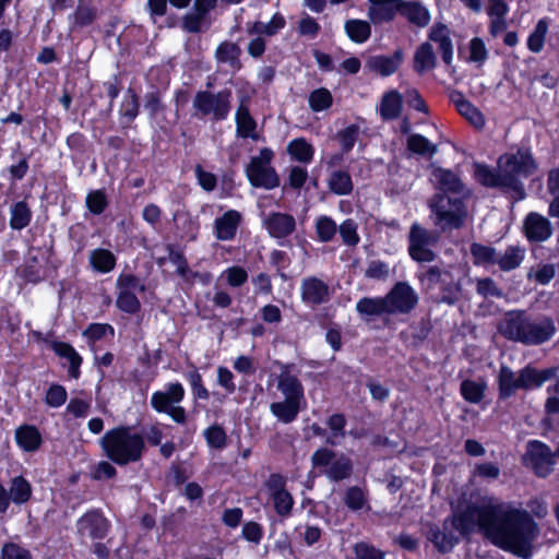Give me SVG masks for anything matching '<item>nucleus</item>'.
Listing matches in <instances>:
<instances>
[{
  "mask_svg": "<svg viewBox=\"0 0 559 559\" xmlns=\"http://www.w3.org/2000/svg\"><path fill=\"white\" fill-rule=\"evenodd\" d=\"M451 519L462 535L478 527L498 547L519 554L535 537L536 524L525 510L504 503H472Z\"/></svg>",
  "mask_w": 559,
  "mask_h": 559,
  "instance_id": "1",
  "label": "nucleus"
},
{
  "mask_svg": "<svg viewBox=\"0 0 559 559\" xmlns=\"http://www.w3.org/2000/svg\"><path fill=\"white\" fill-rule=\"evenodd\" d=\"M537 169L528 150H519L516 153L501 155L497 162V169L486 165L475 164V178L483 186L500 188L512 193L514 200L524 199L525 190L518 176H530Z\"/></svg>",
  "mask_w": 559,
  "mask_h": 559,
  "instance_id": "2",
  "label": "nucleus"
},
{
  "mask_svg": "<svg viewBox=\"0 0 559 559\" xmlns=\"http://www.w3.org/2000/svg\"><path fill=\"white\" fill-rule=\"evenodd\" d=\"M497 329L508 340L528 346L550 341L557 331L555 321L550 317H533L523 310L507 312L499 321Z\"/></svg>",
  "mask_w": 559,
  "mask_h": 559,
  "instance_id": "3",
  "label": "nucleus"
},
{
  "mask_svg": "<svg viewBox=\"0 0 559 559\" xmlns=\"http://www.w3.org/2000/svg\"><path fill=\"white\" fill-rule=\"evenodd\" d=\"M106 456L118 465H127L141 460L145 450L143 436L120 426L108 430L100 439Z\"/></svg>",
  "mask_w": 559,
  "mask_h": 559,
  "instance_id": "4",
  "label": "nucleus"
},
{
  "mask_svg": "<svg viewBox=\"0 0 559 559\" xmlns=\"http://www.w3.org/2000/svg\"><path fill=\"white\" fill-rule=\"evenodd\" d=\"M465 197L436 193L429 200L428 205L432 214L433 224L440 231H451L464 226L467 217V209L464 203Z\"/></svg>",
  "mask_w": 559,
  "mask_h": 559,
  "instance_id": "5",
  "label": "nucleus"
},
{
  "mask_svg": "<svg viewBox=\"0 0 559 559\" xmlns=\"http://www.w3.org/2000/svg\"><path fill=\"white\" fill-rule=\"evenodd\" d=\"M233 92L225 87L218 92L198 91L192 100L193 116L212 122L226 120L231 112Z\"/></svg>",
  "mask_w": 559,
  "mask_h": 559,
  "instance_id": "6",
  "label": "nucleus"
},
{
  "mask_svg": "<svg viewBox=\"0 0 559 559\" xmlns=\"http://www.w3.org/2000/svg\"><path fill=\"white\" fill-rule=\"evenodd\" d=\"M312 465L333 481L348 478L353 473V462L344 454H336L326 448L318 449L311 457Z\"/></svg>",
  "mask_w": 559,
  "mask_h": 559,
  "instance_id": "7",
  "label": "nucleus"
},
{
  "mask_svg": "<svg viewBox=\"0 0 559 559\" xmlns=\"http://www.w3.org/2000/svg\"><path fill=\"white\" fill-rule=\"evenodd\" d=\"M185 389L176 382L169 383L166 391H157L151 397L152 407L158 413H166L177 424L186 423V411L178 404L183 400Z\"/></svg>",
  "mask_w": 559,
  "mask_h": 559,
  "instance_id": "8",
  "label": "nucleus"
},
{
  "mask_svg": "<svg viewBox=\"0 0 559 559\" xmlns=\"http://www.w3.org/2000/svg\"><path fill=\"white\" fill-rule=\"evenodd\" d=\"M272 158L273 152L266 147L262 148L258 156L251 158L247 166V176L252 186L267 190L280 186V177L270 165Z\"/></svg>",
  "mask_w": 559,
  "mask_h": 559,
  "instance_id": "9",
  "label": "nucleus"
},
{
  "mask_svg": "<svg viewBox=\"0 0 559 559\" xmlns=\"http://www.w3.org/2000/svg\"><path fill=\"white\" fill-rule=\"evenodd\" d=\"M439 241V231L429 230L418 223L411 226L408 234V253L418 262H431L436 259L432 250Z\"/></svg>",
  "mask_w": 559,
  "mask_h": 559,
  "instance_id": "10",
  "label": "nucleus"
},
{
  "mask_svg": "<svg viewBox=\"0 0 559 559\" xmlns=\"http://www.w3.org/2000/svg\"><path fill=\"white\" fill-rule=\"evenodd\" d=\"M388 316L407 314L418 304V295L406 282L396 283L384 296Z\"/></svg>",
  "mask_w": 559,
  "mask_h": 559,
  "instance_id": "11",
  "label": "nucleus"
},
{
  "mask_svg": "<svg viewBox=\"0 0 559 559\" xmlns=\"http://www.w3.org/2000/svg\"><path fill=\"white\" fill-rule=\"evenodd\" d=\"M121 92V82L117 75L111 81L93 85L91 88V105L99 107V114L108 117L114 111L115 100Z\"/></svg>",
  "mask_w": 559,
  "mask_h": 559,
  "instance_id": "12",
  "label": "nucleus"
},
{
  "mask_svg": "<svg viewBox=\"0 0 559 559\" xmlns=\"http://www.w3.org/2000/svg\"><path fill=\"white\" fill-rule=\"evenodd\" d=\"M555 457L556 453H552L549 447L539 441H531L523 460L536 475L545 477L552 471Z\"/></svg>",
  "mask_w": 559,
  "mask_h": 559,
  "instance_id": "13",
  "label": "nucleus"
},
{
  "mask_svg": "<svg viewBox=\"0 0 559 559\" xmlns=\"http://www.w3.org/2000/svg\"><path fill=\"white\" fill-rule=\"evenodd\" d=\"M217 5V0H194L192 11L181 17L182 31L190 34H199L205 31L211 22L210 12Z\"/></svg>",
  "mask_w": 559,
  "mask_h": 559,
  "instance_id": "14",
  "label": "nucleus"
},
{
  "mask_svg": "<svg viewBox=\"0 0 559 559\" xmlns=\"http://www.w3.org/2000/svg\"><path fill=\"white\" fill-rule=\"evenodd\" d=\"M285 486L286 479L280 474L270 475L265 483L275 512L283 518L290 515L294 506V499Z\"/></svg>",
  "mask_w": 559,
  "mask_h": 559,
  "instance_id": "15",
  "label": "nucleus"
},
{
  "mask_svg": "<svg viewBox=\"0 0 559 559\" xmlns=\"http://www.w3.org/2000/svg\"><path fill=\"white\" fill-rule=\"evenodd\" d=\"M523 233L531 242H544L551 237L552 225L546 216L531 212L523 221Z\"/></svg>",
  "mask_w": 559,
  "mask_h": 559,
  "instance_id": "16",
  "label": "nucleus"
},
{
  "mask_svg": "<svg viewBox=\"0 0 559 559\" xmlns=\"http://www.w3.org/2000/svg\"><path fill=\"white\" fill-rule=\"evenodd\" d=\"M251 102V95L248 93H241L239 95V105L236 110V132L237 135L242 139L251 138L252 140H259V135L254 133L257 122L250 114L249 104Z\"/></svg>",
  "mask_w": 559,
  "mask_h": 559,
  "instance_id": "17",
  "label": "nucleus"
},
{
  "mask_svg": "<svg viewBox=\"0 0 559 559\" xmlns=\"http://www.w3.org/2000/svg\"><path fill=\"white\" fill-rule=\"evenodd\" d=\"M300 290L302 301L311 306L325 304L331 297L329 285L316 276L304 278Z\"/></svg>",
  "mask_w": 559,
  "mask_h": 559,
  "instance_id": "18",
  "label": "nucleus"
},
{
  "mask_svg": "<svg viewBox=\"0 0 559 559\" xmlns=\"http://www.w3.org/2000/svg\"><path fill=\"white\" fill-rule=\"evenodd\" d=\"M50 249L31 248L22 269L23 276L33 283H37L45 278V262L48 261Z\"/></svg>",
  "mask_w": 559,
  "mask_h": 559,
  "instance_id": "19",
  "label": "nucleus"
},
{
  "mask_svg": "<svg viewBox=\"0 0 559 559\" xmlns=\"http://www.w3.org/2000/svg\"><path fill=\"white\" fill-rule=\"evenodd\" d=\"M450 35V28L441 22H436L428 33V39L438 44L441 59L447 66H450L453 61V43Z\"/></svg>",
  "mask_w": 559,
  "mask_h": 559,
  "instance_id": "20",
  "label": "nucleus"
},
{
  "mask_svg": "<svg viewBox=\"0 0 559 559\" xmlns=\"http://www.w3.org/2000/svg\"><path fill=\"white\" fill-rule=\"evenodd\" d=\"M449 99L455 106L457 112L473 127L480 129L485 126V117L481 111L467 100L461 91L452 90Z\"/></svg>",
  "mask_w": 559,
  "mask_h": 559,
  "instance_id": "21",
  "label": "nucleus"
},
{
  "mask_svg": "<svg viewBox=\"0 0 559 559\" xmlns=\"http://www.w3.org/2000/svg\"><path fill=\"white\" fill-rule=\"evenodd\" d=\"M78 532L84 536L87 535L93 539H100L107 535L109 524L108 521L97 511H92L83 515L78 521Z\"/></svg>",
  "mask_w": 559,
  "mask_h": 559,
  "instance_id": "22",
  "label": "nucleus"
},
{
  "mask_svg": "<svg viewBox=\"0 0 559 559\" xmlns=\"http://www.w3.org/2000/svg\"><path fill=\"white\" fill-rule=\"evenodd\" d=\"M403 51L402 49H396L393 55H376L369 57L366 66L373 72L380 74L381 76H390L394 74L401 63L403 62Z\"/></svg>",
  "mask_w": 559,
  "mask_h": 559,
  "instance_id": "23",
  "label": "nucleus"
},
{
  "mask_svg": "<svg viewBox=\"0 0 559 559\" xmlns=\"http://www.w3.org/2000/svg\"><path fill=\"white\" fill-rule=\"evenodd\" d=\"M264 226L274 238H284L293 234L296 221L293 215L286 213H271L264 219Z\"/></svg>",
  "mask_w": 559,
  "mask_h": 559,
  "instance_id": "24",
  "label": "nucleus"
},
{
  "mask_svg": "<svg viewBox=\"0 0 559 559\" xmlns=\"http://www.w3.org/2000/svg\"><path fill=\"white\" fill-rule=\"evenodd\" d=\"M432 180L440 190L439 193L451 195H464L465 188L461 179L451 170L443 168H435L432 171Z\"/></svg>",
  "mask_w": 559,
  "mask_h": 559,
  "instance_id": "25",
  "label": "nucleus"
},
{
  "mask_svg": "<svg viewBox=\"0 0 559 559\" xmlns=\"http://www.w3.org/2000/svg\"><path fill=\"white\" fill-rule=\"evenodd\" d=\"M241 222V214L236 210H229L214 222V231L218 240H231Z\"/></svg>",
  "mask_w": 559,
  "mask_h": 559,
  "instance_id": "26",
  "label": "nucleus"
},
{
  "mask_svg": "<svg viewBox=\"0 0 559 559\" xmlns=\"http://www.w3.org/2000/svg\"><path fill=\"white\" fill-rule=\"evenodd\" d=\"M454 527L451 526V519L443 522L442 528L431 526L428 533V539L441 552L450 551L457 543V538L453 534Z\"/></svg>",
  "mask_w": 559,
  "mask_h": 559,
  "instance_id": "27",
  "label": "nucleus"
},
{
  "mask_svg": "<svg viewBox=\"0 0 559 559\" xmlns=\"http://www.w3.org/2000/svg\"><path fill=\"white\" fill-rule=\"evenodd\" d=\"M98 17V10L92 0H78V5L69 16L71 28H84L91 26Z\"/></svg>",
  "mask_w": 559,
  "mask_h": 559,
  "instance_id": "28",
  "label": "nucleus"
},
{
  "mask_svg": "<svg viewBox=\"0 0 559 559\" xmlns=\"http://www.w3.org/2000/svg\"><path fill=\"white\" fill-rule=\"evenodd\" d=\"M403 110V96L396 90L388 91L383 94L379 114L384 121L397 119Z\"/></svg>",
  "mask_w": 559,
  "mask_h": 559,
  "instance_id": "29",
  "label": "nucleus"
},
{
  "mask_svg": "<svg viewBox=\"0 0 559 559\" xmlns=\"http://www.w3.org/2000/svg\"><path fill=\"white\" fill-rule=\"evenodd\" d=\"M418 278L426 289H432L438 285L449 289L455 287L451 273L439 266L427 269L425 272L420 273Z\"/></svg>",
  "mask_w": 559,
  "mask_h": 559,
  "instance_id": "30",
  "label": "nucleus"
},
{
  "mask_svg": "<svg viewBox=\"0 0 559 559\" xmlns=\"http://www.w3.org/2000/svg\"><path fill=\"white\" fill-rule=\"evenodd\" d=\"M241 48L237 43L224 40L215 50V59L218 63H227L234 71H239L242 68Z\"/></svg>",
  "mask_w": 559,
  "mask_h": 559,
  "instance_id": "31",
  "label": "nucleus"
},
{
  "mask_svg": "<svg viewBox=\"0 0 559 559\" xmlns=\"http://www.w3.org/2000/svg\"><path fill=\"white\" fill-rule=\"evenodd\" d=\"M437 66V57L433 47L429 41L420 44L414 53V70L418 74L435 69Z\"/></svg>",
  "mask_w": 559,
  "mask_h": 559,
  "instance_id": "32",
  "label": "nucleus"
},
{
  "mask_svg": "<svg viewBox=\"0 0 559 559\" xmlns=\"http://www.w3.org/2000/svg\"><path fill=\"white\" fill-rule=\"evenodd\" d=\"M400 14L409 23L418 27H425L430 22V13L428 9L416 1H406L405 3H401Z\"/></svg>",
  "mask_w": 559,
  "mask_h": 559,
  "instance_id": "33",
  "label": "nucleus"
},
{
  "mask_svg": "<svg viewBox=\"0 0 559 559\" xmlns=\"http://www.w3.org/2000/svg\"><path fill=\"white\" fill-rule=\"evenodd\" d=\"M356 311L365 319L388 316L384 297H364L356 304Z\"/></svg>",
  "mask_w": 559,
  "mask_h": 559,
  "instance_id": "34",
  "label": "nucleus"
},
{
  "mask_svg": "<svg viewBox=\"0 0 559 559\" xmlns=\"http://www.w3.org/2000/svg\"><path fill=\"white\" fill-rule=\"evenodd\" d=\"M139 96L132 87H129L123 96L119 109L120 123L123 128L129 127L130 123L135 119V117L139 115Z\"/></svg>",
  "mask_w": 559,
  "mask_h": 559,
  "instance_id": "35",
  "label": "nucleus"
},
{
  "mask_svg": "<svg viewBox=\"0 0 559 559\" xmlns=\"http://www.w3.org/2000/svg\"><path fill=\"white\" fill-rule=\"evenodd\" d=\"M277 389L284 394L285 400L301 402L304 399V388L300 381L288 371H283L278 376Z\"/></svg>",
  "mask_w": 559,
  "mask_h": 559,
  "instance_id": "36",
  "label": "nucleus"
},
{
  "mask_svg": "<svg viewBox=\"0 0 559 559\" xmlns=\"http://www.w3.org/2000/svg\"><path fill=\"white\" fill-rule=\"evenodd\" d=\"M499 397L508 399L520 389L519 373L512 371L508 366L502 365L498 373Z\"/></svg>",
  "mask_w": 559,
  "mask_h": 559,
  "instance_id": "37",
  "label": "nucleus"
},
{
  "mask_svg": "<svg viewBox=\"0 0 559 559\" xmlns=\"http://www.w3.org/2000/svg\"><path fill=\"white\" fill-rule=\"evenodd\" d=\"M17 444L27 452L36 451L41 444V436L34 426H22L15 431Z\"/></svg>",
  "mask_w": 559,
  "mask_h": 559,
  "instance_id": "38",
  "label": "nucleus"
},
{
  "mask_svg": "<svg viewBox=\"0 0 559 559\" xmlns=\"http://www.w3.org/2000/svg\"><path fill=\"white\" fill-rule=\"evenodd\" d=\"M525 257V249L520 246H510L503 253H497L498 266L501 271L509 272L520 266Z\"/></svg>",
  "mask_w": 559,
  "mask_h": 559,
  "instance_id": "39",
  "label": "nucleus"
},
{
  "mask_svg": "<svg viewBox=\"0 0 559 559\" xmlns=\"http://www.w3.org/2000/svg\"><path fill=\"white\" fill-rule=\"evenodd\" d=\"M32 485L23 476H15L10 481V489L8 491L10 502L15 504H24L29 501L32 497Z\"/></svg>",
  "mask_w": 559,
  "mask_h": 559,
  "instance_id": "40",
  "label": "nucleus"
},
{
  "mask_svg": "<svg viewBox=\"0 0 559 559\" xmlns=\"http://www.w3.org/2000/svg\"><path fill=\"white\" fill-rule=\"evenodd\" d=\"M270 411L280 421L289 424L297 418L300 411V402L292 400L275 402L271 404Z\"/></svg>",
  "mask_w": 559,
  "mask_h": 559,
  "instance_id": "41",
  "label": "nucleus"
},
{
  "mask_svg": "<svg viewBox=\"0 0 559 559\" xmlns=\"http://www.w3.org/2000/svg\"><path fill=\"white\" fill-rule=\"evenodd\" d=\"M344 28L349 39L356 44H364L371 36V25L364 20H348Z\"/></svg>",
  "mask_w": 559,
  "mask_h": 559,
  "instance_id": "42",
  "label": "nucleus"
},
{
  "mask_svg": "<svg viewBox=\"0 0 559 559\" xmlns=\"http://www.w3.org/2000/svg\"><path fill=\"white\" fill-rule=\"evenodd\" d=\"M373 5L372 19L381 22H391L401 12V3L392 0H369Z\"/></svg>",
  "mask_w": 559,
  "mask_h": 559,
  "instance_id": "43",
  "label": "nucleus"
},
{
  "mask_svg": "<svg viewBox=\"0 0 559 559\" xmlns=\"http://www.w3.org/2000/svg\"><path fill=\"white\" fill-rule=\"evenodd\" d=\"M90 263L95 271L108 273L114 270L116 258L109 250L99 248L91 251Z\"/></svg>",
  "mask_w": 559,
  "mask_h": 559,
  "instance_id": "44",
  "label": "nucleus"
},
{
  "mask_svg": "<svg viewBox=\"0 0 559 559\" xmlns=\"http://www.w3.org/2000/svg\"><path fill=\"white\" fill-rule=\"evenodd\" d=\"M548 27L549 23L547 17H543L536 23L533 32L528 35L526 41L530 51L538 53L543 50L545 46L546 36L548 33Z\"/></svg>",
  "mask_w": 559,
  "mask_h": 559,
  "instance_id": "45",
  "label": "nucleus"
},
{
  "mask_svg": "<svg viewBox=\"0 0 559 559\" xmlns=\"http://www.w3.org/2000/svg\"><path fill=\"white\" fill-rule=\"evenodd\" d=\"M52 348L57 355L69 360V362H70L69 372H70L71 377L78 378L79 373H80L79 368L82 362V358L75 352V349L70 344L62 343V342L53 343Z\"/></svg>",
  "mask_w": 559,
  "mask_h": 559,
  "instance_id": "46",
  "label": "nucleus"
},
{
  "mask_svg": "<svg viewBox=\"0 0 559 559\" xmlns=\"http://www.w3.org/2000/svg\"><path fill=\"white\" fill-rule=\"evenodd\" d=\"M486 386L484 381L464 380L460 392L465 401L477 404L484 399Z\"/></svg>",
  "mask_w": 559,
  "mask_h": 559,
  "instance_id": "47",
  "label": "nucleus"
},
{
  "mask_svg": "<svg viewBox=\"0 0 559 559\" xmlns=\"http://www.w3.org/2000/svg\"><path fill=\"white\" fill-rule=\"evenodd\" d=\"M32 218V212L24 201L16 202L11 206L10 226L20 230L26 227Z\"/></svg>",
  "mask_w": 559,
  "mask_h": 559,
  "instance_id": "48",
  "label": "nucleus"
},
{
  "mask_svg": "<svg viewBox=\"0 0 559 559\" xmlns=\"http://www.w3.org/2000/svg\"><path fill=\"white\" fill-rule=\"evenodd\" d=\"M309 107L314 112L329 109L333 104V96L325 87L313 90L308 97Z\"/></svg>",
  "mask_w": 559,
  "mask_h": 559,
  "instance_id": "49",
  "label": "nucleus"
},
{
  "mask_svg": "<svg viewBox=\"0 0 559 559\" xmlns=\"http://www.w3.org/2000/svg\"><path fill=\"white\" fill-rule=\"evenodd\" d=\"M346 419L342 414H334L328 419V426L331 430L326 438V443L337 445L345 438Z\"/></svg>",
  "mask_w": 559,
  "mask_h": 559,
  "instance_id": "50",
  "label": "nucleus"
},
{
  "mask_svg": "<svg viewBox=\"0 0 559 559\" xmlns=\"http://www.w3.org/2000/svg\"><path fill=\"white\" fill-rule=\"evenodd\" d=\"M168 250V260L176 265L177 273L187 282H193L197 276V273L192 272L185 259L183 254L180 251L174 249L173 246H167Z\"/></svg>",
  "mask_w": 559,
  "mask_h": 559,
  "instance_id": "51",
  "label": "nucleus"
},
{
  "mask_svg": "<svg viewBox=\"0 0 559 559\" xmlns=\"http://www.w3.org/2000/svg\"><path fill=\"white\" fill-rule=\"evenodd\" d=\"M329 187L336 194H348L353 190L352 178L346 171H334L329 179Z\"/></svg>",
  "mask_w": 559,
  "mask_h": 559,
  "instance_id": "52",
  "label": "nucleus"
},
{
  "mask_svg": "<svg viewBox=\"0 0 559 559\" xmlns=\"http://www.w3.org/2000/svg\"><path fill=\"white\" fill-rule=\"evenodd\" d=\"M471 253L476 264H496L497 262L498 252L492 247L473 243L471 246Z\"/></svg>",
  "mask_w": 559,
  "mask_h": 559,
  "instance_id": "53",
  "label": "nucleus"
},
{
  "mask_svg": "<svg viewBox=\"0 0 559 559\" xmlns=\"http://www.w3.org/2000/svg\"><path fill=\"white\" fill-rule=\"evenodd\" d=\"M367 493L357 486L349 487L344 497V503L353 511L361 510L367 506Z\"/></svg>",
  "mask_w": 559,
  "mask_h": 559,
  "instance_id": "54",
  "label": "nucleus"
},
{
  "mask_svg": "<svg viewBox=\"0 0 559 559\" xmlns=\"http://www.w3.org/2000/svg\"><path fill=\"white\" fill-rule=\"evenodd\" d=\"M287 153L300 163H309L313 157V147L309 142H289Z\"/></svg>",
  "mask_w": 559,
  "mask_h": 559,
  "instance_id": "55",
  "label": "nucleus"
},
{
  "mask_svg": "<svg viewBox=\"0 0 559 559\" xmlns=\"http://www.w3.org/2000/svg\"><path fill=\"white\" fill-rule=\"evenodd\" d=\"M468 61L478 63L479 66L484 64L488 59V50L480 37H473L468 44Z\"/></svg>",
  "mask_w": 559,
  "mask_h": 559,
  "instance_id": "56",
  "label": "nucleus"
},
{
  "mask_svg": "<svg viewBox=\"0 0 559 559\" xmlns=\"http://www.w3.org/2000/svg\"><path fill=\"white\" fill-rule=\"evenodd\" d=\"M116 305L120 310L128 313H135L141 307V304L134 293L127 290H120Z\"/></svg>",
  "mask_w": 559,
  "mask_h": 559,
  "instance_id": "57",
  "label": "nucleus"
},
{
  "mask_svg": "<svg viewBox=\"0 0 559 559\" xmlns=\"http://www.w3.org/2000/svg\"><path fill=\"white\" fill-rule=\"evenodd\" d=\"M316 227L319 239L324 242L330 241L337 230L335 222L328 216L320 217Z\"/></svg>",
  "mask_w": 559,
  "mask_h": 559,
  "instance_id": "58",
  "label": "nucleus"
},
{
  "mask_svg": "<svg viewBox=\"0 0 559 559\" xmlns=\"http://www.w3.org/2000/svg\"><path fill=\"white\" fill-rule=\"evenodd\" d=\"M354 554L357 559H384L385 554L368 543H357L354 546Z\"/></svg>",
  "mask_w": 559,
  "mask_h": 559,
  "instance_id": "59",
  "label": "nucleus"
},
{
  "mask_svg": "<svg viewBox=\"0 0 559 559\" xmlns=\"http://www.w3.org/2000/svg\"><path fill=\"white\" fill-rule=\"evenodd\" d=\"M476 290L485 298H501L503 297L502 290L491 278H481L477 281Z\"/></svg>",
  "mask_w": 559,
  "mask_h": 559,
  "instance_id": "60",
  "label": "nucleus"
},
{
  "mask_svg": "<svg viewBox=\"0 0 559 559\" xmlns=\"http://www.w3.org/2000/svg\"><path fill=\"white\" fill-rule=\"evenodd\" d=\"M340 235L345 245L356 246L359 241L357 225L353 219H346L343 224H341Z\"/></svg>",
  "mask_w": 559,
  "mask_h": 559,
  "instance_id": "61",
  "label": "nucleus"
},
{
  "mask_svg": "<svg viewBox=\"0 0 559 559\" xmlns=\"http://www.w3.org/2000/svg\"><path fill=\"white\" fill-rule=\"evenodd\" d=\"M1 559H32V555L15 543H7L1 549Z\"/></svg>",
  "mask_w": 559,
  "mask_h": 559,
  "instance_id": "62",
  "label": "nucleus"
},
{
  "mask_svg": "<svg viewBox=\"0 0 559 559\" xmlns=\"http://www.w3.org/2000/svg\"><path fill=\"white\" fill-rule=\"evenodd\" d=\"M86 205L93 214H100L107 206L106 195L100 190L92 191L87 194Z\"/></svg>",
  "mask_w": 559,
  "mask_h": 559,
  "instance_id": "63",
  "label": "nucleus"
},
{
  "mask_svg": "<svg viewBox=\"0 0 559 559\" xmlns=\"http://www.w3.org/2000/svg\"><path fill=\"white\" fill-rule=\"evenodd\" d=\"M390 274V267L385 262L373 260L370 261L365 271V275L368 278L373 280H385Z\"/></svg>",
  "mask_w": 559,
  "mask_h": 559,
  "instance_id": "64",
  "label": "nucleus"
}]
</instances>
